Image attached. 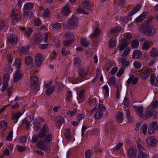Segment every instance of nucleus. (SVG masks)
I'll list each match as a JSON object with an SVG mask.
<instances>
[{
	"label": "nucleus",
	"instance_id": "obj_63",
	"mask_svg": "<svg viewBox=\"0 0 158 158\" xmlns=\"http://www.w3.org/2000/svg\"><path fill=\"white\" fill-rule=\"evenodd\" d=\"M141 129L143 133L145 135L147 132V125L145 124H143L142 127Z\"/></svg>",
	"mask_w": 158,
	"mask_h": 158
},
{
	"label": "nucleus",
	"instance_id": "obj_15",
	"mask_svg": "<svg viewBox=\"0 0 158 158\" xmlns=\"http://www.w3.org/2000/svg\"><path fill=\"white\" fill-rule=\"evenodd\" d=\"M24 113V112L19 111L17 113L15 114L12 116L11 119L13 122L15 124L18 122L20 117Z\"/></svg>",
	"mask_w": 158,
	"mask_h": 158
},
{
	"label": "nucleus",
	"instance_id": "obj_59",
	"mask_svg": "<svg viewBox=\"0 0 158 158\" xmlns=\"http://www.w3.org/2000/svg\"><path fill=\"white\" fill-rule=\"evenodd\" d=\"M34 23L35 25L39 27L41 25L42 22L40 19L37 18L34 20Z\"/></svg>",
	"mask_w": 158,
	"mask_h": 158
},
{
	"label": "nucleus",
	"instance_id": "obj_7",
	"mask_svg": "<svg viewBox=\"0 0 158 158\" xmlns=\"http://www.w3.org/2000/svg\"><path fill=\"white\" fill-rule=\"evenodd\" d=\"M137 150L134 146H130L127 151V155L128 158H136Z\"/></svg>",
	"mask_w": 158,
	"mask_h": 158
},
{
	"label": "nucleus",
	"instance_id": "obj_50",
	"mask_svg": "<svg viewBox=\"0 0 158 158\" xmlns=\"http://www.w3.org/2000/svg\"><path fill=\"white\" fill-rule=\"evenodd\" d=\"M133 66L136 69H139L141 68L142 66V64L139 62L136 61L134 63Z\"/></svg>",
	"mask_w": 158,
	"mask_h": 158
},
{
	"label": "nucleus",
	"instance_id": "obj_19",
	"mask_svg": "<svg viewBox=\"0 0 158 158\" xmlns=\"http://www.w3.org/2000/svg\"><path fill=\"white\" fill-rule=\"evenodd\" d=\"M117 39L114 37L111 38L109 40L108 44L109 48L112 49L116 45Z\"/></svg>",
	"mask_w": 158,
	"mask_h": 158
},
{
	"label": "nucleus",
	"instance_id": "obj_36",
	"mask_svg": "<svg viewBox=\"0 0 158 158\" xmlns=\"http://www.w3.org/2000/svg\"><path fill=\"white\" fill-rule=\"evenodd\" d=\"M81 45L84 47H86L89 45V42L86 39L82 38L81 41Z\"/></svg>",
	"mask_w": 158,
	"mask_h": 158
},
{
	"label": "nucleus",
	"instance_id": "obj_57",
	"mask_svg": "<svg viewBox=\"0 0 158 158\" xmlns=\"http://www.w3.org/2000/svg\"><path fill=\"white\" fill-rule=\"evenodd\" d=\"M121 30V28L119 27H117L114 28L112 29L110 32L112 33H117L119 32Z\"/></svg>",
	"mask_w": 158,
	"mask_h": 158
},
{
	"label": "nucleus",
	"instance_id": "obj_29",
	"mask_svg": "<svg viewBox=\"0 0 158 158\" xmlns=\"http://www.w3.org/2000/svg\"><path fill=\"white\" fill-rule=\"evenodd\" d=\"M55 90V88L53 85H51L50 87L46 89L45 90V93L47 96L51 95L54 92Z\"/></svg>",
	"mask_w": 158,
	"mask_h": 158
},
{
	"label": "nucleus",
	"instance_id": "obj_28",
	"mask_svg": "<svg viewBox=\"0 0 158 158\" xmlns=\"http://www.w3.org/2000/svg\"><path fill=\"white\" fill-rule=\"evenodd\" d=\"M22 59L20 58H16L14 62V64L15 65V67L18 69H20V66L22 64Z\"/></svg>",
	"mask_w": 158,
	"mask_h": 158
},
{
	"label": "nucleus",
	"instance_id": "obj_17",
	"mask_svg": "<svg viewBox=\"0 0 158 158\" xmlns=\"http://www.w3.org/2000/svg\"><path fill=\"white\" fill-rule=\"evenodd\" d=\"M15 10L14 9H13L11 12V16L13 18L12 22L15 24L16 23L18 22L19 20L20 19V16L18 15H16L15 13Z\"/></svg>",
	"mask_w": 158,
	"mask_h": 158
},
{
	"label": "nucleus",
	"instance_id": "obj_60",
	"mask_svg": "<svg viewBox=\"0 0 158 158\" xmlns=\"http://www.w3.org/2000/svg\"><path fill=\"white\" fill-rule=\"evenodd\" d=\"M78 14L83 13L85 15H87L88 13V11H86L83 8H79L77 10Z\"/></svg>",
	"mask_w": 158,
	"mask_h": 158
},
{
	"label": "nucleus",
	"instance_id": "obj_40",
	"mask_svg": "<svg viewBox=\"0 0 158 158\" xmlns=\"http://www.w3.org/2000/svg\"><path fill=\"white\" fill-rule=\"evenodd\" d=\"M120 61L122 64V66L123 67H127L129 65V62L127 61L126 59L123 58H121L120 59Z\"/></svg>",
	"mask_w": 158,
	"mask_h": 158
},
{
	"label": "nucleus",
	"instance_id": "obj_43",
	"mask_svg": "<svg viewBox=\"0 0 158 158\" xmlns=\"http://www.w3.org/2000/svg\"><path fill=\"white\" fill-rule=\"evenodd\" d=\"M8 83L7 81H4L2 83V86L1 88L2 92H4L6 90L8 87Z\"/></svg>",
	"mask_w": 158,
	"mask_h": 158
},
{
	"label": "nucleus",
	"instance_id": "obj_34",
	"mask_svg": "<svg viewBox=\"0 0 158 158\" xmlns=\"http://www.w3.org/2000/svg\"><path fill=\"white\" fill-rule=\"evenodd\" d=\"M56 123L58 126L61 125L64 122V118L60 116H58L56 118Z\"/></svg>",
	"mask_w": 158,
	"mask_h": 158
},
{
	"label": "nucleus",
	"instance_id": "obj_46",
	"mask_svg": "<svg viewBox=\"0 0 158 158\" xmlns=\"http://www.w3.org/2000/svg\"><path fill=\"white\" fill-rule=\"evenodd\" d=\"M61 53L62 55L65 56L68 55L70 54V52L69 50H66L65 48L63 47L61 49Z\"/></svg>",
	"mask_w": 158,
	"mask_h": 158
},
{
	"label": "nucleus",
	"instance_id": "obj_31",
	"mask_svg": "<svg viewBox=\"0 0 158 158\" xmlns=\"http://www.w3.org/2000/svg\"><path fill=\"white\" fill-rule=\"evenodd\" d=\"M150 74V70L146 69L142 72L141 75L143 79H145L149 77Z\"/></svg>",
	"mask_w": 158,
	"mask_h": 158
},
{
	"label": "nucleus",
	"instance_id": "obj_56",
	"mask_svg": "<svg viewBox=\"0 0 158 158\" xmlns=\"http://www.w3.org/2000/svg\"><path fill=\"white\" fill-rule=\"evenodd\" d=\"M38 136L36 135H33L31 139V143H35L37 142L39 140Z\"/></svg>",
	"mask_w": 158,
	"mask_h": 158
},
{
	"label": "nucleus",
	"instance_id": "obj_45",
	"mask_svg": "<svg viewBox=\"0 0 158 158\" xmlns=\"http://www.w3.org/2000/svg\"><path fill=\"white\" fill-rule=\"evenodd\" d=\"M114 131L113 130L111 131L110 129H106L104 131V133L106 137H108L109 135H113L114 133Z\"/></svg>",
	"mask_w": 158,
	"mask_h": 158
},
{
	"label": "nucleus",
	"instance_id": "obj_23",
	"mask_svg": "<svg viewBox=\"0 0 158 158\" xmlns=\"http://www.w3.org/2000/svg\"><path fill=\"white\" fill-rule=\"evenodd\" d=\"M142 56L141 51L139 50H135L133 53L132 57L133 59H136L141 57Z\"/></svg>",
	"mask_w": 158,
	"mask_h": 158
},
{
	"label": "nucleus",
	"instance_id": "obj_54",
	"mask_svg": "<svg viewBox=\"0 0 158 158\" xmlns=\"http://www.w3.org/2000/svg\"><path fill=\"white\" fill-rule=\"evenodd\" d=\"M131 48H127L123 52V57H126L127 56V55L129 53L130 50Z\"/></svg>",
	"mask_w": 158,
	"mask_h": 158
},
{
	"label": "nucleus",
	"instance_id": "obj_27",
	"mask_svg": "<svg viewBox=\"0 0 158 158\" xmlns=\"http://www.w3.org/2000/svg\"><path fill=\"white\" fill-rule=\"evenodd\" d=\"M34 41L36 44L40 43L42 40V37L41 35L36 34L33 37Z\"/></svg>",
	"mask_w": 158,
	"mask_h": 158
},
{
	"label": "nucleus",
	"instance_id": "obj_1",
	"mask_svg": "<svg viewBox=\"0 0 158 158\" xmlns=\"http://www.w3.org/2000/svg\"><path fill=\"white\" fill-rule=\"evenodd\" d=\"M53 135L51 133H48L45 135L44 137L41 139H44L43 140H41L36 143L37 146L39 149L43 151L46 153H49L51 152L50 143L52 141Z\"/></svg>",
	"mask_w": 158,
	"mask_h": 158
},
{
	"label": "nucleus",
	"instance_id": "obj_3",
	"mask_svg": "<svg viewBox=\"0 0 158 158\" xmlns=\"http://www.w3.org/2000/svg\"><path fill=\"white\" fill-rule=\"evenodd\" d=\"M32 120L33 121L32 123L33 125V129L36 131H38L40 129L42 123L45 121L44 119L41 117H39L35 118H33Z\"/></svg>",
	"mask_w": 158,
	"mask_h": 158
},
{
	"label": "nucleus",
	"instance_id": "obj_53",
	"mask_svg": "<svg viewBox=\"0 0 158 158\" xmlns=\"http://www.w3.org/2000/svg\"><path fill=\"white\" fill-rule=\"evenodd\" d=\"M124 70L125 68H122L120 69L116 74V76L118 77H121L124 73Z\"/></svg>",
	"mask_w": 158,
	"mask_h": 158
},
{
	"label": "nucleus",
	"instance_id": "obj_11",
	"mask_svg": "<svg viewBox=\"0 0 158 158\" xmlns=\"http://www.w3.org/2000/svg\"><path fill=\"white\" fill-rule=\"evenodd\" d=\"M157 140L154 136L149 137L146 140L147 144L149 146L154 147L156 146Z\"/></svg>",
	"mask_w": 158,
	"mask_h": 158
},
{
	"label": "nucleus",
	"instance_id": "obj_51",
	"mask_svg": "<svg viewBox=\"0 0 158 158\" xmlns=\"http://www.w3.org/2000/svg\"><path fill=\"white\" fill-rule=\"evenodd\" d=\"M150 127L152 128H154L156 131L158 129V125L156 121H153L152 122L150 125Z\"/></svg>",
	"mask_w": 158,
	"mask_h": 158
},
{
	"label": "nucleus",
	"instance_id": "obj_47",
	"mask_svg": "<svg viewBox=\"0 0 158 158\" xmlns=\"http://www.w3.org/2000/svg\"><path fill=\"white\" fill-rule=\"evenodd\" d=\"M77 110L75 108H73L72 111L69 110L67 112V114L70 116L71 117H73L75 116L77 114Z\"/></svg>",
	"mask_w": 158,
	"mask_h": 158
},
{
	"label": "nucleus",
	"instance_id": "obj_14",
	"mask_svg": "<svg viewBox=\"0 0 158 158\" xmlns=\"http://www.w3.org/2000/svg\"><path fill=\"white\" fill-rule=\"evenodd\" d=\"M8 42L12 44H15L18 42V38L17 36L14 34L10 35L7 38Z\"/></svg>",
	"mask_w": 158,
	"mask_h": 158
},
{
	"label": "nucleus",
	"instance_id": "obj_16",
	"mask_svg": "<svg viewBox=\"0 0 158 158\" xmlns=\"http://www.w3.org/2000/svg\"><path fill=\"white\" fill-rule=\"evenodd\" d=\"M43 58V56L40 53H37L36 54L35 60L36 64L37 66H40L42 64Z\"/></svg>",
	"mask_w": 158,
	"mask_h": 158
},
{
	"label": "nucleus",
	"instance_id": "obj_55",
	"mask_svg": "<svg viewBox=\"0 0 158 158\" xmlns=\"http://www.w3.org/2000/svg\"><path fill=\"white\" fill-rule=\"evenodd\" d=\"M6 26L4 20L3 19L0 20V31L3 30Z\"/></svg>",
	"mask_w": 158,
	"mask_h": 158
},
{
	"label": "nucleus",
	"instance_id": "obj_35",
	"mask_svg": "<svg viewBox=\"0 0 158 158\" xmlns=\"http://www.w3.org/2000/svg\"><path fill=\"white\" fill-rule=\"evenodd\" d=\"M30 48L29 45L22 47L20 49L21 53L23 54L27 53L29 50Z\"/></svg>",
	"mask_w": 158,
	"mask_h": 158
},
{
	"label": "nucleus",
	"instance_id": "obj_4",
	"mask_svg": "<svg viewBox=\"0 0 158 158\" xmlns=\"http://www.w3.org/2000/svg\"><path fill=\"white\" fill-rule=\"evenodd\" d=\"M65 36L66 39L64 40L63 44L64 46H68L71 44L74 41L75 36L73 33L71 32L66 33Z\"/></svg>",
	"mask_w": 158,
	"mask_h": 158
},
{
	"label": "nucleus",
	"instance_id": "obj_41",
	"mask_svg": "<svg viewBox=\"0 0 158 158\" xmlns=\"http://www.w3.org/2000/svg\"><path fill=\"white\" fill-rule=\"evenodd\" d=\"M100 132V130L97 128L93 129L91 131V135L92 136H98L99 135Z\"/></svg>",
	"mask_w": 158,
	"mask_h": 158
},
{
	"label": "nucleus",
	"instance_id": "obj_52",
	"mask_svg": "<svg viewBox=\"0 0 158 158\" xmlns=\"http://www.w3.org/2000/svg\"><path fill=\"white\" fill-rule=\"evenodd\" d=\"M100 33V31L99 29L96 28L94 31V33L92 34V36L94 37H98Z\"/></svg>",
	"mask_w": 158,
	"mask_h": 158
},
{
	"label": "nucleus",
	"instance_id": "obj_26",
	"mask_svg": "<svg viewBox=\"0 0 158 158\" xmlns=\"http://www.w3.org/2000/svg\"><path fill=\"white\" fill-rule=\"evenodd\" d=\"M146 149L144 150H139L138 151V157L139 158H146L147 156V154L145 152Z\"/></svg>",
	"mask_w": 158,
	"mask_h": 158
},
{
	"label": "nucleus",
	"instance_id": "obj_38",
	"mask_svg": "<svg viewBox=\"0 0 158 158\" xmlns=\"http://www.w3.org/2000/svg\"><path fill=\"white\" fill-rule=\"evenodd\" d=\"M25 60L26 64L30 65L33 63V59L31 56H27L25 57Z\"/></svg>",
	"mask_w": 158,
	"mask_h": 158
},
{
	"label": "nucleus",
	"instance_id": "obj_48",
	"mask_svg": "<svg viewBox=\"0 0 158 158\" xmlns=\"http://www.w3.org/2000/svg\"><path fill=\"white\" fill-rule=\"evenodd\" d=\"M22 123L25 125V127L27 129H28L29 128L30 123L26 118H24L23 120Z\"/></svg>",
	"mask_w": 158,
	"mask_h": 158
},
{
	"label": "nucleus",
	"instance_id": "obj_39",
	"mask_svg": "<svg viewBox=\"0 0 158 158\" xmlns=\"http://www.w3.org/2000/svg\"><path fill=\"white\" fill-rule=\"evenodd\" d=\"M52 27L56 29H60L62 28L61 24L58 22H55L52 23L51 25Z\"/></svg>",
	"mask_w": 158,
	"mask_h": 158
},
{
	"label": "nucleus",
	"instance_id": "obj_49",
	"mask_svg": "<svg viewBox=\"0 0 158 158\" xmlns=\"http://www.w3.org/2000/svg\"><path fill=\"white\" fill-rule=\"evenodd\" d=\"M153 114V112L152 110H148L145 114V118L148 119L151 118Z\"/></svg>",
	"mask_w": 158,
	"mask_h": 158
},
{
	"label": "nucleus",
	"instance_id": "obj_5",
	"mask_svg": "<svg viewBox=\"0 0 158 158\" xmlns=\"http://www.w3.org/2000/svg\"><path fill=\"white\" fill-rule=\"evenodd\" d=\"M140 29L147 36H151L152 35L154 27L151 25H142L140 27Z\"/></svg>",
	"mask_w": 158,
	"mask_h": 158
},
{
	"label": "nucleus",
	"instance_id": "obj_33",
	"mask_svg": "<svg viewBox=\"0 0 158 158\" xmlns=\"http://www.w3.org/2000/svg\"><path fill=\"white\" fill-rule=\"evenodd\" d=\"M85 91L84 90H81L79 91L78 94V98L79 99L82 101H84L85 97Z\"/></svg>",
	"mask_w": 158,
	"mask_h": 158
},
{
	"label": "nucleus",
	"instance_id": "obj_13",
	"mask_svg": "<svg viewBox=\"0 0 158 158\" xmlns=\"http://www.w3.org/2000/svg\"><path fill=\"white\" fill-rule=\"evenodd\" d=\"M21 30L24 35L27 38L30 37L32 33V30L29 27H22Z\"/></svg>",
	"mask_w": 158,
	"mask_h": 158
},
{
	"label": "nucleus",
	"instance_id": "obj_25",
	"mask_svg": "<svg viewBox=\"0 0 158 158\" xmlns=\"http://www.w3.org/2000/svg\"><path fill=\"white\" fill-rule=\"evenodd\" d=\"M51 16L50 14V10L49 9L46 8L43 11L42 17L45 19L47 18H50Z\"/></svg>",
	"mask_w": 158,
	"mask_h": 158
},
{
	"label": "nucleus",
	"instance_id": "obj_10",
	"mask_svg": "<svg viewBox=\"0 0 158 158\" xmlns=\"http://www.w3.org/2000/svg\"><path fill=\"white\" fill-rule=\"evenodd\" d=\"M123 144L122 143H119L116 144L115 146L112 149V153L115 155L116 154L119 153L123 150Z\"/></svg>",
	"mask_w": 158,
	"mask_h": 158
},
{
	"label": "nucleus",
	"instance_id": "obj_42",
	"mask_svg": "<svg viewBox=\"0 0 158 158\" xmlns=\"http://www.w3.org/2000/svg\"><path fill=\"white\" fill-rule=\"evenodd\" d=\"M93 155L92 152L90 149H87L85 152V158H90Z\"/></svg>",
	"mask_w": 158,
	"mask_h": 158
},
{
	"label": "nucleus",
	"instance_id": "obj_64",
	"mask_svg": "<svg viewBox=\"0 0 158 158\" xmlns=\"http://www.w3.org/2000/svg\"><path fill=\"white\" fill-rule=\"evenodd\" d=\"M85 117V115L83 114H78L76 117V118L78 122H80Z\"/></svg>",
	"mask_w": 158,
	"mask_h": 158
},
{
	"label": "nucleus",
	"instance_id": "obj_12",
	"mask_svg": "<svg viewBox=\"0 0 158 158\" xmlns=\"http://www.w3.org/2000/svg\"><path fill=\"white\" fill-rule=\"evenodd\" d=\"M23 75L21 71L17 69L15 71V74L14 76L13 81L15 83L19 81L23 78Z\"/></svg>",
	"mask_w": 158,
	"mask_h": 158
},
{
	"label": "nucleus",
	"instance_id": "obj_37",
	"mask_svg": "<svg viewBox=\"0 0 158 158\" xmlns=\"http://www.w3.org/2000/svg\"><path fill=\"white\" fill-rule=\"evenodd\" d=\"M150 47V43L147 41H145L142 45V49L144 50H148Z\"/></svg>",
	"mask_w": 158,
	"mask_h": 158
},
{
	"label": "nucleus",
	"instance_id": "obj_6",
	"mask_svg": "<svg viewBox=\"0 0 158 158\" xmlns=\"http://www.w3.org/2000/svg\"><path fill=\"white\" fill-rule=\"evenodd\" d=\"M39 78L36 77L31 76L30 82L31 85V88L36 91L38 92L40 89V87L38 85Z\"/></svg>",
	"mask_w": 158,
	"mask_h": 158
},
{
	"label": "nucleus",
	"instance_id": "obj_61",
	"mask_svg": "<svg viewBox=\"0 0 158 158\" xmlns=\"http://www.w3.org/2000/svg\"><path fill=\"white\" fill-rule=\"evenodd\" d=\"M87 129L88 127H87L86 126H84L83 123L81 128V136L82 137H84L85 132Z\"/></svg>",
	"mask_w": 158,
	"mask_h": 158
},
{
	"label": "nucleus",
	"instance_id": "obj_20",
	"mask_svg": "<svg viewBox=\"0 0 158 158\" xmlns=\"http://www.w3.org/2000/svg\"><path fill=\"white\" fill-rule=\"evenodd\" d=\"M133 108L137 112L138 116L140 118H142L143 116V108L142 106H134Z\"/></svg>",
	"mask_w": 158,
	"mask_h": 158
},
{
	"label": "nucleus",
	"instance_id": "obj_62",
	"mask_svg": "<svg viewBox=\"0 0 158 158\" xmlns=\"http://www.w3.org/2000/svg\"><path fill=\"white\" fill-rule=\"evenodd\" d=\"M128 46L126 42H124L119 47L120 50L123 51L125 48Z\"/></svg>",
	"mask_w": 158,
	"mask_h": 158
},
{
	"label": "nucleus",
	"instance_id": "obj_30",
	"mask_svg": "<svg viewBox=\"0 0 158 158\" xmlns=\"http://www.w3.org/2000/svg\"><path fill=\"white\" fill-rule=\"evenodd\" d=\"M91 6L90 0H85L82 2V6L86 9H89Z\"/></svg>",
	"mask_w": 158,
	"mask_h": 158
},
{
	"label": "nucleus",
	"instance_id": "obj_18",
	"mask_svg": "<svg viewBox=\"0 0 158 158\" xmlns=\"http://www.w3.org/2000/svg\"><path fill=\"white\" fill-rule=\"evenodd\" d=\"M107 112H103L100 110H98L94 115V118L96 119H100L103 115H107Z\"/></svg>",
	"mask_w": 158,
	"mask_h": 158
},
{
	"label": "nucleus",
	"instance_id": "obj_21",
	"mask_svg": "<svg viewBox=\"0 0 158 158\" xmlns=\"http://www.w3.org/2000/svg\"><path fill=\"white\" fill-rule=\"evenodd\" d=\"M70 12L71 11L68 4H66L62 10V13L64 16H68Z\"/></svg>",
	"mask_w": 158,
	"mask_h": 158
},
{
	"label": "nucleus",
	"instance_id": "obj_8",
	"mask_svg": "<svg viewBox=\"0 0 158 158\" xmlns=\"http://www.w3.org/2000/svg\"><path fill=\"white\" fill-rule=\"evenodd\" d=\"M50 129L48 126L46 124H44L41 128L40 131L37 135L39 138H43L45 135L49 132Z\"/></svg>",
	"mask_w": 158,
	"mask_h": 158
},
{
	"label": "nucleus",
	"instance_id": "obj_9",
	"mask_svg": "<svg viewBox=\"0 0 158 158\" xmlns=\"http://www.w3.org/2000/svg\"><path fill=\"white\" fill-rule=\"evenodd\" d=\"M78 20V19L77 17L74 15H72L68 23V25L70 26L69 28H76L77 26Z\"/></svg>",
	"mask_w": 158,
	"mask_h": 158
},
{
	"label": "nucleus",
	"instance_id": "obj_32",
	"mask_svg": "<svg viewBox=\"0 0 158 158\" xmlns=\"http://www.w3.org/2000/svg\"><path fill=\"white\" fill-rule=\"evenodd\" d=\"M74 64L77 67H79L81 65V60L79 57L74 58Z\"/></svg>",
	"mask_w": 158,
	"mask_h": 158
},
{
	"label": "nucleus",
	"instance_id": "obj_58",
	"mask_svg": "<svg viewBox=\"0 0 158 158\" xmlns=\"http://www.w3.org/2000/svg\"><path fill=\"white\" fill-rule=\"evenodd\" d=\"M13 132L12 131H10L8 135L6 137V140L8 141H11L12 139Z\"/></svg>",
	"mask_w": 158,
	"mask_h": 158
},
{
	"label": "nucleus",
	"instance_id": "obj_24",
	"mask_svg": "<svg viewBox=\"0 0 158 158\" xmlns=\"http://www.w3.org/2000/svg\"><path fill=\"white\" fill-rule=\"evenodd\" d=\"M124 114L122 112L119 111L116 115L117 121L119 123H122L123 120Z\"/></svg>",
	"mask_w": 158,
	"mask_h": 158
},
{
	"label": "nucleus",
	"instance_id": "obj_44",
	"mask_svg": "<svg viewBox=\"0 0 158 158\" xmlns=\"http://www.w3.org/2000/svg\"><path fill=\"white\" fill-rule=\"evenodd\" d=\"M139 45V42L137 40H133L131 44V46L133 48H137Z\"/></svg>",
	"mask_w": 158,
	"mask_h": 158
},
{
	"label": "nucleus",
	"instance_id": "obj_22",
	"mask_svg": "<svg viewBox=\"0 0 158 158\" xmlns=\"http://www.w3.org/2000/svg\"><path fill=\"white\" fill-rule=\"evenodd\" d=\"M34 4L31 2H26L24 5L23 8V10H31L33 8Z\"/></svg>",
	"mask_w": 158,
	"mask_h": 158
},
{
	"label": "nucleus",
	"instance_id": "obj_2",
	"mask_svg": "<svg viewBox=\"0 0 158 158\" xmlns=\"http://www.w3.org/2000/svg\"><path fill=\"white\" fill-rule=\"evenodd\" d=\"M141 7V6L139 4H138L132 11L129 12L127 16H124L121 21V24L125 27V25L128 23L129 21H131L132 16L139 11Z\"/></svg>",
	"mask_w": 158,
	"mask_h": 158
}]
</instances>
